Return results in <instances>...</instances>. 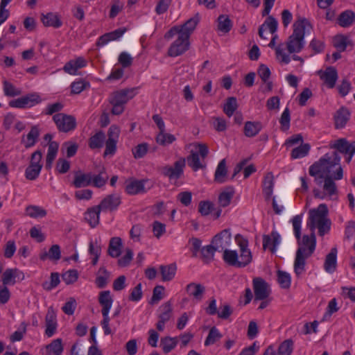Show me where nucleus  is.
Listing matches in <instances>:
<instances>
[{
    "label": "nucleus",
    "mask_w": 355,
    "mask_h": 355,
    "mask_svg": "<svg viewBox=\"0 0 355 355\" xmlns=\"http://www.w3.org/2000/svg\"><path fill=\"white\" fill-rule=\"evenodd\" d=\"M302 220V215H296L292 218L293 231L298 244L294 261V271L297 277L304 272L306 259L313 254L316 246L314 232L311 236L304 235L301 239Z\"/></svg>",
    "instance_id": "1"
},
{
    "label": "nucleus",
    "mask_w": 355,
    "mask_h": 355,
    "mask_svg": "<svg viewBox=\"0 0 355 355\" xmlns=\"http://www.w3.org/2000/svg\"><path fill=\"white\" fill-rule=\"evenodd\" d=\"M235 241L240 248L239 255L236 250L225 249L223 251V259L230 266L241 268L248 266L252 259V255L248 247V241L241 234H236Z\"/></svg>",
    "instance_id": "2"
},
{
    "label": "nucleus",
    "mask_w": 355,
    "mask_h": 355,
    "mask_svg": "<svg viewBox=\"0 0 355 355\" xmlns=\"http://www.w3.org/2000/svg\"><path fill=\"white\" fill-rule=\"evenodd\" d=\"M340 162V157L337 152H333L331 154L326 153L309 167V175L314 177L315 182L320 186L323 182V178L331 176V169L336 166H339Z\"/></svg>",
    "instance_id": "3"
},
{
    "label": "nucleus",
    "mask_w": 355,
    "mask_h": 355,
    "mask_svg": "<svg viewBox=\"0 0 355 355\" xmlns=\"http://www.w3.org/2000/svg\"><path fill=\"white\" fill-rule=\"evenodd\" d=\"M307 26H310V24L305 18H300L294 23L293 32L286 43L290 53H299L304 48L305 28Z\"/></svg>",
    "instance_id": "4"
},
{
    "label": "nucleus",
    "mask_w": 355,
    "mask_h": 355,
    "mask_svg": "<svg viewBox=\"0 0 355 355\" xmlns=\"http://www.w3.org/2000/svg\"><path fill=\"white\" fill-rule=\"evenodd\" d=\"M137 87L127 88L113 92L109 98L112 105L111 112L119 115L124 111L125 105L137 94Z\"/></svg>",
    "instance_id": "5"
},
{
    "label": "nucleus",
    "mask_w": 355,
    "mask_h": 355,
    "mask_svg": "<svg viewBox=\"0 0 355 355\" xmlns=\"http://www.w3.org/2000/svg\"><path fill=\"white\" fill-rule=\"evenodd\" d=\"M343 178V171L340 166L338 167L336 172L330 177L323 178V190L324 193L321 192L318 189H314L313 192L315 198L324 199L327 195L329 197L338 194V189L334 180H339Z\"/></svg>",
    "instance_id": "6"
},
{
    "label": "nucleus",
    "mask_w": 355,
    "mask_h": 355,
    "mask_svg": "<svg viewBox=\"0 0 355 355\" xmlns=\"http://www.w3.org/2000/svg\"><path fill=\"white\" fill-rule=\"evenodd\" d=\"M199 21V15L198 13H197L194 17L188 19L183 25L175 26L172 27L164 35L165 39L170 40L172 37H173L177 33H180L182 34L183 35H187L188 38H189L191 33L195 30Z\"/></svg>",
    "instance_id": "7"
},
{
    "label": "nucleus",
    "mask_w": 355,
    "mask_h": 355,
    "mask_svg": "<svg viewBox=\"0 0 355 355\" xmlns=\"http://www.w3.org/2000/svg\"><path fill=\"white\" fill-rule=\"evenodd\" d=\"M197 147L198 150L197 152L192 150L190 155L187 157L188 165L191 167L194 171L205 167V165L200 162V155L202 159H205L209 152L207 146L204 144H198Z\"/></svg>",
    "instance_id": "8"
},
{
    "label": "nucleus",
    "mask_w": 355,
    "mask_h": 355,
    "mask_svg": "<svg viewBox=\"0 0 355 355\" xmlns=\"http://www.w3.org/2000/svg\"><path fill=\"white\" fill-rule=\"evenodd\" d=\"M58 129L60 132H67L75 129L76 121L74 116L64 113L55 114L53 116Z\"/></svg>",
    "instance_id": "9"
},
{
    "label": "nucleus",
    "mask_w": 355,
    "mask_h": 355,
    "mask_svg": "<svg viewBox=\"0 0 355 355\" xmlns=\"http://www.w3.org/2000/svg\"><path fill=\"white\" fill-rule=\"evenodd\" d=\"M176 35H178V38L171 44L168 50V55L170 57L180 55L189 48V38L187 35H183L180 33Z\"/></svg>",
    "instance_id": "10"
},
{
    "label": "nucleus",
    "mask_w": 355,
    "mask_h": 355,
    "mask_svg": "<svg viewBox=\"0 0 355 355\" xmlns=\"http://www.w3.org/2000/svg\"><path fill=\"white\" fill-rule=\"evenodd\" d=\"M42 102L40 96L37 93H31L19 98L10 101L9 105L12 107L27 108L33 107Z\"/></svg>",
    "instance_id": "11"
},
{
    "label": "nucleus",
    "mask_w": 355,
    "mask_h": 355,
    "mask_svg": "<svg viewBox=\"0 0 355 355\" xmlns=\"http://www.w3.org/2000/svg\"><path fill=\"white\" fill-rule=\"evenodd\" d=\"M327 214L328 208L325 204H320L317 209L309 211L308 225L313 232L318 223L327 218Z\"/></svg>",
    "instance_id": "12"
},
{
    "label": "nucleus",
    "mask_w": 355,
    "mask_h": 355,
    "mask_svg": "<svg viewBox=\"0 0 355 355\" xmlns=\"http://www.w3.org/2000/svg\"><path fill=\"white\" fill-rule=\"evenodd\" d=\"M254 300H264L270 294L268 284L261 277H255L252 280Z\"/></svg>",
    "instance_id": "13"
},
{
    "label": "nucleus",
    "mask_w": 355,
    "mask_h": 355,
    "mask_svg": "<svg viewBox=\"0 0 355 355\" xmlns=\"http://www.w3.org/2000/svg\"><path fill=\"white\" fill-rule=\"evenodd\" d=\"M185 159H180L174 163L173 166H165L160 168L161 173L170 180H178L183 174Z\"/></svg>",
    "instance_id": "14"
},
{
    "label": "nucleus",
    "mask_w": 355,
    "mask_h": 355,
    "mask_svg": "<svg viewBox=\"0 0 355 355\" xmlns=\"http://www.w3.org/2000/svg\"><path fill=\"white\" fill-rule=\"evenodd\" d=\"M98 302L102 306L101 313L103 318L101 322L110 323L109 312L113 302L110 291H104L100 293Z\"/></svg>",
    "instance_id": "15"
},
{
    "label": "nucleus",
    "mask_w": 355,
    "mask_h": 355,
    "mask_svg": "<svg viewBox=\"0 0 355 355\" xmlns=\"http://www.w3.org/2000/svg\"><path fill=\"white\" fill-rule=\"evenodd\" d=\"M232 236L230 229H225L212 239L211 243L218 252L224 251L230 245Z\"/></svg>",
    "instance_id": "16"
},
{
    "label": "nucleus",
    "mask_w": 355,
    "mask_h": 355,
    "mask_svg": "<svg viewBox=\"0 0 355 355\" xmlns=\"http://www.w3.org/2000/svg\"><path fill=\"white\" fill-rule=\"evenodd\" d=\"M121 203V196L117 193H112L106 196L98 206L102 211H113L118 209Z\"/></svg>",
    "instance_id": "17"
},
{
    "label": "nucleus",
    "mask_w": 355,
    "mask_h": 355,
    "mask_svg": "<svg viewBox=\"0 0 355 355\" xmlns=\"http://www.w3.org/2000/svg\"><path fill=\"white\" fill-rule=\"evenodd\" d=\"M146 180L129 179L125 182V192L129 195H137L146 193L148 189L145 187Z\"/></svg>",
    "instance_id": "18"
},
{
    "label": "nucleus",
    "mask_w": 355,
    "mask_h": 355,
    "mask_svg": "<svg viewBox=\"0 0 355 355\" xmlns=\"http://www.w3.org/2000/svg\"><path fill=\"white\" fill-rule=\"evenodd\" d=\"M16 279L23 280L24 279V273L17 268H8L2 274L1 281L3 286L14 285Z\"/></svg>",
    "instance_id": "19"
},
{
    "label": "nucleus",
    "mask_w": 355,
    "mask_h": 355,
    "mask_svg": "<svg viewBox=\"0 0 355 355\" xmlns=\"http://www.w3.org/2000/svg\"><path fill=\"white\" fill-rule=\"evenodd\" d=\"M320 79L324 81L329 88H334L338 80V72L334 67H328L325 71H319Z\"/></svg>",
    "instance_id": "20"
},
{
    "label": "nucleus",
    "mask_w": 355,
    "mask_h": 355,
    "mask_svg": "<svg viewBox=\"0 0 355 355\" xmlns=\"http://www.w3.org/2000/svg\"><path fill=\"white\" fill-rule=\"evenodd\" d=\"M330 148L336 149V152H337L338 154V153L345 155L347 154L348 153L355 154V141L349 143L347 141L346 139H339L336 140L334 144L331 145Z\"/></svg>",
    "instance_id": "21"
},
{
    "label": "nucleus",
    "mask_w": 355,
    "mask_h": 355,
    "mask_svg": "<svg viewBox=\"0 0 355 355\" xmlns=\"http://www.w3.org/2000/svg\"><path fill=\"white\" fill-rule=\"evenodd\" d=\"M101 211H102L98 205L89 207L85 211L84 218L92 228L99 224Z\"/></svg>",
    "instance_id": "22"
},
{
    "label": "nucleus",
    "mask_w": 355,
    "mask_h": 355,
    "mask_svg": "<svg viewBox=\"0 0 355 355\" xmlns=\"http://www.w3.org/2000/svg\"><path fill=\"white\" fill-rule=\"evenodd\" d=\"M45 322L46 327L45 334L48 337H51L55 333L57 328L56 314L52 307L48 309Z\"/></svg>",
    "instance_id": "23"
},
{
    "label": "nucleus",
    "mask_w": 355,
    "mask_h": 355,
    "mask_svg": "<svg viewBox=\"0 0 355 355\" xmlns=\"http://www.w3.org/2000/svg\"><path fill=\"white\" fill-rule=\"evenodd\" d=\"M187 294L192 297L197 302L202 300L203 295L205 292V287L200 284L191 282L189 284L186 288Z\"/></svg>",
    "instance_id": "24"
},
{
    "label": "nucleus",
    "mask_w": 355,
    "mask_h": 355,
    "mask_svg": "<svg viewBox=\"0 0 355 355\" xmlns=\"http://www.w3.org/2000/svg\"><path fill=\"white\" fill-rule=\"evenodd\" d=\"M337 253L336 248H333L329 254H327L324 263V269L328 273H333L337 267Z\"/></svg>",
    "instance_id": "25"
},
{
    "label": "nucleus",
    "mask_w": 355,
    "mask_h": 355,
    "mask_svg": "<svg viewBox=\"0 0 355 355\" xmlns=\"http://www.w3.org/2000/svg\"><path fill=\"white\" fill-rule=\"evenodd\" d=\"M125 31V28H118L114 31L101 35L96 42L97 46H104L110 41L120 38Z\"/></svg>",
    "instance_id": "26"
},
{
    "label": "nucleus",
    "mask_w": 355,
    "mask_h": 355,
    "mask_svg": "<svg viewBox=\"0 0 355 355\" xmlns=\"http://www.w3.org/2000/svg\"><path fill=\"white\" fill-rule=\"evenodd\" d=\"M92 173H83L79 171L75 173L72 184L76 188L86 187L92 184Z\"/></svg>",
    "instance_id": "27"
},
{
    "label": "nucleus",
    "mask_w": 355,
    "mask_h": 355,
    "mask_svg": "<svg viewBox=\"0 0 355 355\" xmlns=\"http://www.w3.org/2000/svg\"><path fill=\"white\" fill-rule=\"evenodd\" d=\"M41 21L44 26H51L55 28H60L62 25L59 16L56 13L48 12L47 14H42Z\"/></svg>",
    "instance_id": "28"
},
{
    "label": "nucleus",
    "mask_w": 355,
    "mask_h": 355,
    "mask_svg": "<svg viewBox=\"0 0 355 355\" xmlns=\"http://www.w3.org/2000/svg\"><path fill=\"white\" fill-rule=\"evenodd\" d=\"M350 113L345 107L339 109L334 115L335 128L340 129L345 127L349 119Z\"/></svg>",
    "instance_id": "29"
},
{
    "label": "nucleus",
    "mask_w": 355,
    "mask_h": 355,
    "mask_svg": "<svg viewBox=\"0 0 355 355\" xmlns=\"http://www.w3.org/2000/svg\"><path fill=\"white\" fill-rule=\"evenodd\" d=\"M233 26V22L227 15H220L217 19V31L223 34L229 33Z\"/></svg>",
    "instance_id": "30"
},
{
    "label": "nucleus",
    "mask_w": 355,
    "mask_h": 355,
    "mask_svg": "<svg viewBox=\"0 0 355 355\" xmlns=\"http://www.w3.org/2000/svg\"><path fill=\"white\" fill-rule=\"evenodd\" d=\"M227 168L225 159H223L218 164L215 173L214 181L218 184H223L227 180Z\"/></svg>",
    "instance_id": "31"
},
{
    "label": "nucleus",
    "mask_w": 355,
    "mask_h": 355,
    "mask_svg": "<svg viewBox=\"0 0 355 355\" xmlns=\"http://www.w3.org/2000/svg\"><path fill=\"white\" fill-rule=\"evenodd\" d=\"M122 240L120 237H112L109 243L108 254L113 257H119L121 253Z\"/></svg>",
    "instance_id": "32"
},
{
    "label": "nucleus",
    "mask_w": 355,
    "mask_h": 355,
    "mask_svg": "<svg viewBox=\"0 0 355 355\" xmlns=\"http://www.w3.org/2000/svg\"><path fill=\"white\" fill-rule=\"evenodd\" d=\"M159 270L162 275V279L164 282L171 281L175 275L177 266L175 263L169 265H162L159 266Z\"/></svg>",
    "instance_id": "33"
},
{
    "label": "nucleus",
    "mask_w": 355,
    "mask_h": 355,
    "mask_svg": "<svg viewBox=\"0 0 355 355\" xmlns=\"http://www.w3.org/2000/svg\"><path fill=\"white\" fill-rule=\"evenodd\" d=\"M59 144L56 141L49 142L48 144V152L46 158V168L51 169L53 162L57 155Z\"/></svg>",
    "instance_id": "34"
},
{
    "label": "nucleus",
    "mask_w": 355,
    "mask_h": 355,
    "mask_svg": "<svg viewBox=\"0 0 355 355\" xmlns=\"http://www.w3.org/2000/svg\"><path fill=\"white\" fill-rule=\"evenodd\" d=\"M262 129L260 122L247 121L244 125V135L248 137H255Z\"/></svg>",
    "instance_id": "35"
},
{
    "label": "nucleus",
    "mask_w": 355,
    "mask_h": 355,
    "mask_svg": "<svg viewBox=\"0 0 355 355\" xmlns=\"http://www.w3.org/2000/svg\"><path fill=\"white\" fill-rule=\"evenodd\" d=\"M274 187V177L272 173H268L264 177L263 182V193L265 195L266 200H268L272 195Z\"/></svg>",
    "instance_id": "36"
},
{
    "label": "nucleus",
    "mask_w": 355,
    "mask_h": 355,
    "mask_svg": "<svg viewBox=\"0 0 355 355\" xmlns=\"http://www.w3.org/2000/svg\"><path fill=\"white\" fill-rule=\"evenodd\" d=\"M61 257V250L58 245H53L48 252H44L40 255L41 260L49 259L51 261H57Z\"/></svg>",
    "instance_id": "37"
},
{
    "label": "nucleus",
    "mask_w": 355,
    "mask_h": 355,
    "mask_svg": "<svg viewBox=\"0 0 355 355\" xmlns=\"http://www.w3.org/2000/svg\"><path fill=\"white\" fill-rule=\"evenodd\" d=\"M355 21V13L349 10L340 13L338 18V24L342 27H349Z\"/></svg>",
    "instance_id": "38"
},
{
    "label": "nucleus",
    "mask_w": 355,
    "mask_h": 355,
    "mask_svg": "<svg viewBox=\"0 0 355 355\" xmlns=\"http://www.w3.org/2000/svg\"><path fill=\"white\" fill-rule=\"evenodd\" d=\"M334 46L340 52H343L346 50L348 45L353 46L354 44L345 35H340L334 37L333 40Z\"/></svg>",
    "instance_id": "39"
},
{
    "label": "nucleus",
    "mask_w": 355,
    "mask_h": 355,
    "mask_svg": "<svg viewBox=\"0 0 355 355\" xmlns=\"http://www.w3.org/2000/svg\"><path fill=\"white\" fill-rule=\"evenodd\" d=\"M62 352L63 346L61 338L55 339L46 346V355H61Z\"/></svg>",
    "instance_id": "40"
},
{
    "label": "nucleus",
    "mask_w": 355,
    "mask_h": 355,
    "mask_svg": "<svg viewBox=\"0 0 355 355\" xmlns=\"http://www.w3.org/2000/svg\"><path fill=\"white\" fill-rule=\"evenodd\" d=\"M40 136V131L37 126H33L31 128V130L26 135V140H22V143H24V146L28 148L32 147L36 143L38 137Z\"/></svg>",
    "instance_id": "41"
},
{
    "label": "nucleus",
    "mask_w": 355,
    "mask_h": 355,
    "mask_svg": "<svg viewBox=\"0 0 355 355\" xmlns=\"http://www.w3.org/2000/svg\"><path fill=\"white\" fill-rule=\"evenodd\" d=\"M107 180L108 175L105 172V168L102 167L97 175H92V183L93 186L101 188L106 184Z\"/></svg>",
    "instance_id": "42"
},
{
    "label": "nucleus",
    "mask_w": 355,
    "mask_h": 355,
    "mask_svg": "<svg viewBox=\"0 0 355 355\" xmlns=\"http://www.w3.org/2000/svg\"><path fill=\"white\" fill-rule=\"evenodd\" d=\"M26 213L31 218H44L47 214L44 209L37 205H29L26 207Z\"/></svg>",
    "instance_id": "43"
},
{
    "label": "nucleus",
    "mask_w": 355,
    "mask_h": 355,
    "mask_svg": "<svg viewBox=\"0 0 355 355\" xmlns=\"http://www.w3.org/2000/svg\"><path fill=\"white\" fill-rule=\"evenodd\" d=\"M178 338L177 337L171 338L169 336L164 337L161 339V346L165 354L169 353L177 345Z\"/></svg>",
    "instance_id": "44"
},
{
    "label": "nucleus",
    "mask_w": 355,
    "mask_h": 355,
    "mask_svg": "<svg viewBox=\"0 0 355 355\" xmlns=\"http://www.w3.org/2000/svg\"><path fill=\"white\" fill-rule=\"evenodd\" d=\"M110 277V272L105 267H101L97 273L96 284L99 288H105Z\"/></svg>",
    "instance_id": "45"
},
{
    "label": "nucleus",
    "mask_w": 355,
    "mask_h": 355,
    "mask_svg": "<svg viewBox=\"0 0 355 355\" xmlns=\"http://www.w3.org/2000/svg\"><path fill=\"white\" fill-rule=\"evenodd\" d=\"M310 149L311 146L309 144H303L292 150L291 157L293 159L304 157L309 154Z\"/></svg>",
    "instance_id": "46"
},
{
    "label": "nucleus",
    "mask_w": 355,
    "mask_h": 355,
    "mask_svg": "<svg viewBox=\"0 0 355 355\" xmlns=\"http://www.w3.org/2000/svg\"><path fill=\"white\" fill-rule=\"evenodd\" d=\"M105 136L103 132L99 131L93 135L89 141V146L92 149L99 148L103 146Z\"/></svg>",
    "instance_id": "47"
},
{
    "label": "nucleus",
    "mask_w": 355,
    "mask_h": 355,
    "mask_svg": "<svg viewBox=\"0 0 355 355\" xmlns=\"http://www.w3.org/2000/svg\"><path fill=\"white\" fill-rule=\"evenodd\" d=\"M234 191L232 187H228L226 191L222 192L218 197L220 205L223 207L229 205L234 196Z\"/></svg>",
    "instance_id": "48"
},
{
    "label": "nucleus",
    "mask_w": 355,
    "mask_h": 355,
    "mask_svg": "<svg viewBox=\"0 0 355 355\" xmlns=\"http://www.w3.org/2000/svg\"><path fill=\"white\" fill-rule=\"evenodd\" d=\"M238 107L237 101L235 97H229L223 107V112L225 114L230 117Z\"/></svg>",
    "instance_id": "49"
},
{
    "label": "nucleus",
    "mask_w": 355,
    "mask_h": 355,
    "mask_svg": "<svg viewBox=\"0 0 355 355\" xmlns=\"http://www.w3.org/2000/svg\"><path fill=\"white\" fill-rule=\"evenodd\" d=\"M222 338V334L220 333L218 329L216 327H213L210 329L207 337L205 341V346H209L214 345L217 340Z\"/></svg>",
    "instance_id": "50"
},
{
    "label": "nucleus",
    "mask_w": 355,
    "mask_h": 355,
    "mask_svg": "<svg viewBox=\"0 0 355 355\" xmlns=\"http://www.w3.org/2000/svg\"><path fill=\"white\" fill-rule=\"evenodd\" d=\"M175 140V137L173 135L166 133L165 131L159 132V133L156 137V141L162 146L171 144Z\"/></svg>",
    "instance_id": "51"
},
{
    "label": "nucleus",
    "mask_w": 355,
    "mask_h": 355,
    "mask_svg": "<svg viewBox=\"0 0 355 355\" xmlns=\"http://www.w3.org/2000/svg\"><path fill=\"white\" fill-rule=\"evenodd\" d=\"M159 309L161 313L159 315V320L166 322L169 320L171 316V313L173 311L171 303L170 302H167L162 304Z\"/></svg>",
    "instance_id": "52"
},
{
    "label": "nucleus",
    "mask_w": 355,
    "mask_h": 355,
    "mask_svg": "<svg viewBox=\"0 0 355 355\" xmlns=\"http://www.w3.org/2000/svg\"><path fill=\"white\" fill-rule=\"evenodd\" d=\"M277 282L282 288H288L291 286V276L286 272L278 270Z\"/></svg>",
    "instance_id": "53"
},
{
    "label": "nucleus",
    "mask_w": 355,
    "mask_h": 355,
    "mask_svg": "<svg viewBox=\"0 0 355 355\" xmlns=\"http://www.w3.org/2000/svg\"><path fill=\"white\" fill-rule=\"evenodd\" d=\"M293 349V342L291 339H287L282 343L278 349L279 355H291Z\"/></svg>",
    "instance_id": "54"
},
{
    "label": "nucleus",
    "mask_w": 355,
    "mask_h": 355,
    "mask_svg": "<svg viewBox=\"0 0 355 355\" xmlns=\"http://www.w3.org/2000/svg\"><path fill=\"white\" fill-rule=\"evenodd\" d=\"M60 276L57 272H52L51 275V281L44 282L42 284V287L46 291H51V289L58 286L60 284Z\"/></svg>",
    "instance_id": "55"
},
{
    "label": "nucleus",
    "mask_w": 355,
    "mask_h": 355,
    "mask_svg": "<svg viewBox=\"0 0 355 355\" xmlns=\"http://www.w3.org/2000/svg\"><path fill=\"white\" fill-rule=\"evenodd\" d=\"M216 251H217V250L216 249L215 246L211 243V245L205 246L201 249L202 257L206 262H209L213 259L214 252Z\"/></svg>",
    "instance_id": "56"
},
{
    "label": "nucleus",
    "mask_w": 355,
    "mask_h": 355,
    "mask_svg": "<svg viewBox=\"0 0 355 355\" xmlns=\"http://www.w3.org/2000/svg\"><path fill=\"white\" fill-rule=\"evenodd\" d=\"M3 92L7 96H16L21 94V90L17 89L12 83L3 81Z\"/></svg>",
    "instance_id": "57"
},
{
    "label": "nucleus",
    "mask_w": 355,
    "mask_h": 355,
    "mask_svg": "<svg viewBox=\"0 0 355 355\" xmlns=\"http://www.w3.org/2000/svg\"><path fill=\"white\" fill-rule=\"evenodd\" d=\"M290 111L288 107H286L283 113L282 114L279 123L281 124V130L284 132L287 131L290 128Z\"/></svg>",
    "instance_id": "58"
},
{
    "label": "nucleus",
    "mask_w": 355,
    "mask_h": 355,
    "mask_svg": "<svg viewBox=\"0 0 355 355\" xmlns=\"http://www.w3.org/2000/svg\"><path fill=\"white\" fill-rule=\"evenodd\" d=\"M42 168L36 166L29 165L25 171V177L29 180H35L39 176Z\"/></svg>",
    "instance_id": "59"
},
{
    "label": "nucleus",
    "mask_w": 355,
    "mask_h": 355,
    "mask_svg": "<svg viewBox=\"0 0 355 355\" xmlns=\"http://www.w3.org/2000/svg\"><path fill=\"white\" fill-rule=\"evenodd\" d=\"M62 280L67 285L74 283L78 278V273L76 270H69L62 274Z\"/></svg>",
    "instance_id": "60"
},
{
    "label": "nucleus",
    "mask_w": 355,
    "mask_h": 355,
    "mask_svg": "<svg viewBox=\"0 0 355 355\" xmlns=\"http://www.w3.org/2000/svg\"><path fill=\"white\" fill-rule=\"evenodd\" d=\"M125 252V254L118 259V265L120 267L128 266L133 258V252L131 249L126 248Z\"/></svg>",
    "instance_id": "61"
},
{
    "label": "nucleus",
    "mask_w": 355,
    "mask_h": 355,
    "mask_svg": "<svg viewBox=\"0 0 355 355\" xmlns=\"http://www.w3.org/2000/svg\"><path fill=\"white\" fill-rule=\"evenodd\" d=\"M64 107V105L60 102H56L53 104H49L46 106L43 111V114L46 115H52L53 114H58Z\"/></svg>",
    "instance_id": "62"
},
{
    "label": "nucleus",
    "mask_w": 355,
    "mask_h": 355,
    "mask_svg": "<svg viewBox=\"0 0 355 355\" xmlns=\"http://www.w3.org/2000/svg\"><path fill=\"white\" fill-rule=\"evenodd\" d=\"M261 26H263L265 30L268 28L271 34H274L277 30L278 22L274 17L269 15Z\"/></svg>",
    "instance_id": "63"
},
{
    "label": "nucleus",
    "mask_w": 355,
    "mask_h": 355,
    "mask_svg": "<svg viewBox=\"0 0 355 355\" xmlns=\"http://www.w3.org/2000/svg\"><path fill=\"white\" fill-rule=\"evenodd\" d=\"M148 146L146 143L137 145L132 149V154L136 159L142 158L147 153Z\"/></svg>",
    "instance_id": "64"
}]
</instances>
